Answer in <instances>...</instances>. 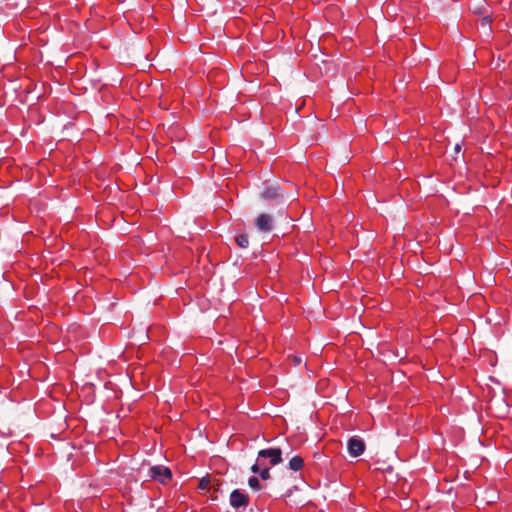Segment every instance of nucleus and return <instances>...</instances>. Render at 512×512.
<instances>
[{
	"label": "nucleus",
	"instance_id": "nucleus-1",
	"mask_svg": "<svg viewBox=\"0 0 512 512\" xmlns=\"http://www.w3.org/2000/svg\"><path fill=\"white\" fill-rule=\"evenodd\" d=\"M148 476L150 479L155 480L161 484H165L171 479V470L164 465H154L149 468Z\"/></svg>",
	"mask_w": 512,
	"mask_h": 512
},
{
	"label": "nucleus",
	"instance_id": "nucleus-2",
	"mask_svg": "<svg viewBox=\"0 0 512 512\" xmlns=\"http://www.w3.org/2000/svg\"><path fill=\"white\" fill-rule=\"evenodd\" d=\"M268 460L270 465L275 466L282 462V451L280 448L262 449L258 452V462Z\"/></svg>",
	"mask_w": 512,
	"mask_h": 512
},
{
	"label": "nucleus",
	"instance_id": "nucleus-3",
	"mask_svg": "<svg viewBox=\"0 0 512 512\" xmlns=\"http://www.w3.org/2000/svg\"><path fill=\"white\" fill-rule=\"evenodd\" d=\"M229 503L234 509H245L249 505V497L243 491L235 489L230 494Z\"/></svg>",
	"mask_w": 512,
	"mask_h": 512
},
{
	"label": "nucleus",
	"instance_id": "nucleus-4",
	"mask_svg": "<svg viewBox=\"0 0 512 512\" xmlns=\"http://www.w3.org/2000/svg\"><path fill=\"white\" fill-rule=\"evenodd\" d=\"M347 450L350 456L358 457L364 453L365 443L360 437L352 436L347 441Z\"/></svg>",
	"mask_w": 512,
	"mask_h": 512
},
{
	"label": "nucleus",
	"instance_id": "nucleus-5",
	"mask_svg": "<svg viewBox=\"0 0 512 512\" xmlns=\"http://www.w3.org/2000/svg\"><path fill=\"white\" fill-rule=\"evenodd\" d=\"M255 226L257 229L263 233L271 232L274 226V221L271 215L269 214H260L255 219Z\"/></svg>",
	"mask_w": 512,
	"mask_h": 512
},
{
	"label": "nucleus",
	"instance_id": "nucleus-6",
	"mask_svg": "<svg viewBox=\"0 0 512 512\" xmlns=\"http://www.w3.org/2000/svg\"><path fill=\"white\" fill-rule=\"evenodd\" d=\"M281 196L280 189L278 186H269L264 189L262 192V197L264 199H276Z\"/></svg>",
	"mask_w": 512,
	"mask_h": 512
},
{
	"label": "nucleus",
	"instance_id": "nucleus-7",
	"mask_svg": "<svg viewBox=\"0 0 512 512\" xmlns=\"http://www.w3.org/2000/svg\"><path fill=\"white\" fill-rule=\"evenodd\" d=\"M304 465V460L301 456H293L289 461V468L293 471H299Z\"/></svg>",
	"mask_w": 512,
	"mask_h": 512
},
{
	"label": "nucleus",
	"instance_id": "nucleus-8",
	"mask_svg": "<svg viewBox=\"0 0 512 512\" xmlns=\"http://www.w3.org/2000/svg\"><path fill=\"white\" fill-rule=\"evenodd\" d=\"M235 241L241 248H247L249 246V237L247 234H239L236 236Z\"/></svg>",
	"mask_w": 512,
	"mask_h": 512
},
{
	"label": "nucleus",
	"instance_id": "nucleus-9",
	"mask_svg": "<svg viewBox=\"0 0 512 512\" xmlns=\"http://www.w3.org/2000/svg\"><path fill=\"white\" fill-rule=\"evenodd\" d=\"M248 485L250 486V488H252L253 490H259L261 488L260 486V482L259 480L255 477V476H252L248 479Z\"/></svg>",
	"mask_w": 512,
	"mask_h": 512
},
{
	"label": "nucleus",
	"instance_id": "nucleus-10",
	"mask_svg": "<svg viewBox=\"0 0 512 512\" xmlns=\"http://www.w3.org/2000/svg\"><path fill=\"white\" fill-rule=\"evenodd\" d=\"M209 484H210V479H209L208 476H205V477L200 479L199 484H198V488L200 490H206L208 488Z\"/></svg>",
	"mask_w": 512,
	"mask_h": 512
},
{
	"label": "nucleus",
	"instance_id": "nucleus-11",
	"mask_svg": "<svg viewBox=\"0 0 512 512\" xmlns=\"http://www.w3.org/2000/svg\"><path fill=\"white\" fill-rule=\"evenodd\" d=\"M269 467H267L265 464L259 471V475L263 480H267L270 477Z\"/></svg>",
	"mask_w": 512,
	"mask_h": 512
},
{
	"label": "nucleus",
	"instance_id": "nucleus-12",
	"mask_svg": "<svg viewBox=\"0 0 512 512\" xmlns=\"http://www.w3.org/2000/svg\"><path fill=\"white\" fill-rule=\"evenodd\" d=\"M264 464H265L264 462H262V461L258 462V460H257L256 463L252 465L251 471L253 473H259V471L261 470V468L263 467Z\"/></svg>",
	"mask_w": 512,
	"mask_h": 512
},
{
	"label": "nucleus",
	"instance_id": "nucleus-13",
	"mask_svg": "<svg viewBox=\"0 0 512 512\" xmlns=\"http://www.w3.org/2000/svg\"><path fill=\"white\" fill-rule=\"evenodd\" d=\"M292 362L295 366L300 365L302 362V358L300 356H294Z\"/></svg>",
	"mask_w": 512,
	"mask_h": 512
},
{
	"label": "nucleus",
	"instance_id": "nucleus-14",
	"mask_svg": "<svg viewBox=\"0 0 512 512\" xmlns=\"http://www.w3.org/2000/svg\"><path fill=\"white\" fill-rule=\"evenodd\" d=\"M461 149H462L461 144H459V143L455 144L454 150H455L456 153H460Z\"/></svg>",
	"mask_w": 512,
	"mask_h": 512
}]
</instances>
